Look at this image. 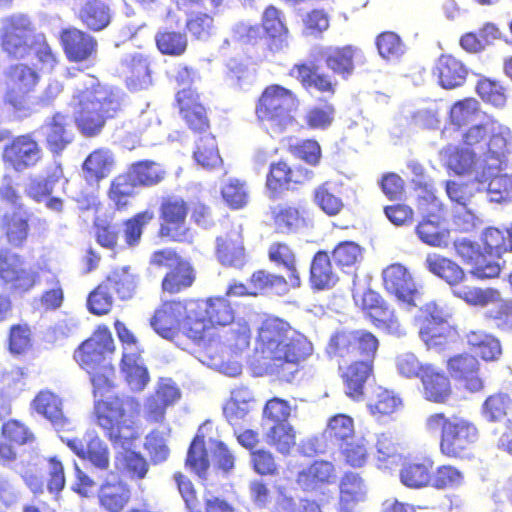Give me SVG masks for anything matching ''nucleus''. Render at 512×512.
Wrapping results in <instances>:
<instances>
[{"label": "nucleus", "mask_w": 512, "mask_h": 512, "mask_svg": "<svg viewBox=\"0 0 512 512\" xmlns=\"http://www.w3.org/2000/svg\"><path fill=\"white\" fill-rule=\"evenodd\" d=\"M312 353V342L287 320L269 315L261 321L253 354L267 374L289 381Z\"/></svg>", "instance_id": "1"}, {"label": "nucleus", "mask_w": 512, "mask_h": 512, "mask_svg": "<svg viewBox=\"0 0 512 512\" xmlns=\"http://www.w3.org/2000/svg\"><path fill=\"white\" fill-rule=\"evenodd\" d=\"M317 58L324 62L331 75L320 72L319 67L313 63L300 62L291 67L289 76L295 77L305 90L314 89L329 97L337 91L335 76L347 80L354 75L358 66L365 63L363 51L353 44L319 47Z\"/></svg>", "instance_id": "2"}, {"label": "nucleus", "mask_w": 512, "mask_h": 512, "mask_svg": "<svg viewBox=\"0 0 512 512\" xmlns=\"http://www.w3.org/2000/svg\"><path fill=\"white\" fill-rule=\"evenodd\" d=\"M74 122L85 137L98 136L107 120L122 111V99L111 87L93 75H85L72 95Z\"/></svg>", "instance_id": "3"}, {"label": "nucleus", "mask_w": 512, "mask_h": 512, "mask_svg": "<svg viewBox=\"0 0 512 512\" xmlns=\"http://www.w3.org/2000/svg\"><path fill=\"white\" fill-rule=\"evenodd\" d=\"M116 386L117 383L114 380L111 386L103 388L100 394H95V386L91 389L92 420L114 444L121 443L126 438V433L132 430L134 418L138 415L140 408L139 402L133 397L119 394L108 396Z\"/></svg>", "instance_id": "4"}, {"label": "nucleus", "mask_w": 512, "mask_h": 512, "mask_svg": "<svg viewBox=\"0 0 512 512\" xmlns=\"http://www.w3.org/2000/svg\"><path fill=\"white\" fill-rule=\"evenodd\" d=\"M116 351L111 331L99 325L93 333L74 350L73 359L89 376L95 394L117 380L116 369L109 359Z\"/></svg>", "instance_id": "5"}, {"label": "nucleus", "mask_w": 512, "mask_h": 512, "mask_svg": "<svg viewBox=\"0 0 512 512\" xmlns=\"http://www.w3.org/2000/svg\"><path fill=\"white\" fill-rule=\"evenodd\" d=\"M424 425L428 433H439V452L442 456L454 460H469L474 456L479 430L469 419L435 412L426 417Z\"/></svg>", "instance_id": "6"}, {"label": "nucleus", "mask_w": 512, "mask_h": 512, "mask_svg": "<svg viewBox=\"0 0 512 512\" xmlns=\"http://www.w3.org/2000/svg\"><path fill=\"white\" fill-rule=\"evenodd\" d=\"M509 128L491 120L469 127L462 136V144L481 159L482 165L501 170L512 151Z\"/></svg>", "instance_id": "7"}, {"label": "nucleus", "mask_w": 512, "mask_h": 512, "mask_svg": "<svg viewBox=\"0 0 512 512\" xmlns=\"http://www.w3.org/2000/svg\"><path fill=\"white\" fill-rule=\"evenodd\" d=\"M426 269L453 288V295L474 307H486L500 300V291L494 287L461 285L466 279L464 269L451 258L436 253L428 254Z\"/></svg>", "instance_id": "8"}, {"label": "nucleus", "mask_w": 512, "mask_h": 512, "mask_svg": "<svg viewBox=\"0 0 512 512\" xmlns=\"http://www.w3.org/2000/svg\"><path fill=\"white\" fill-rule=\"evenodd\" d=\"M300 106L298 95L280 85H267L255 102V117L261 125L284 131L296 122L293 112Z\"/></svg>", "instance_id": "9"}, {"label": "nucleus", "mask_w": 512, "mask_h": 512, "mask_svg": "<svg viewBox=\"0 0 512 512\" xmlns=\"http://www.w3.org/2000/svg\"><path fill=\"white\" fill-rule=\"evenodd\" d=\"M379 345L376 335L366 329L342 330L330 337L326 352L339 365L348 360L374 362Z\"/></svg>", "instance_id": "10"}, {"label": "nucleus", "mask_w": 512, "mask_h": 512, "mask_svg": "<svg viewBox=\"0 0 512 512\" xmlns=\"http://www.w3.org/2000/svg\"><path fill=\"white\" fill-rule=\"evenodd\" d=\"M189 339L200 342L213 326H226L233 322L235 311L225 296L209 297L205 300L192 299Z\"/></svg>", "instance_id": "11"}, {"label": "nucleus", "mask_w": 512, "mask_h": 512, "mask_svg": "<svg viewBox=\"0 0 512 512\" xmlns=\"http://www.w3.org/2000/svg\"><path fill=\"white\" fill-rule=\"evenodd\" d=\"M189 213L190 204L183 197L173 194L163 196L158 206V237L176 243L191 242Z\"/></svg>", "instance_id": "12"}, {"label": "nucleus", "mask_w": 512, "mask_h": 512, "mask_svg": "<svg viewBox=\"0 0 512 512\" xmlns=\"http://www.w3.org/2000/svg\"><path fill=\"white\" fill-rule=\"evenodd\" d=\"M40 76L26 63L10 65L5 71V93L3 101L15 111L28 110L35 98Z\"/></svg>", "instance_id": "13"}, {"label": "nucleus", "mask_w": 512, "mask_h": 512, "mask_svg": "<svg viewBox=\"0 0 512 512\" xmlns=\"http://www.w3.org/2000/svg\"><path fill=\"white\" fill-rule=\"evenodd\" d=\"M192 299H169L164 300L155 309L150 325L152 329L162 338L167 340L175 339L180 332L189 338L188 329L190 325Z\"/></svg>", "instance_id": "14"}, {"label": "nucleus", "mask_w": 512, "mask_h": 512, "mask_svg": "<svg viewBox=\"0 0 512 512\" xmlns=\"http://www.w3.org/2000/svg\"><path fill=\"white\" fill-rule=\"evenodd\" d=\"M45 156L41 142L33 132L13 136L1 152V161L5 168L22 173L39 166Z\"/></svg>", "instance_id": "15"}, {"label": "nucleus", "mask_w": 512, "mask_h": 512, "mask_svg": "<svg viewBox=\"0 0 512 512\" xmlns=\"http://www.w3.org/2000/svg\"><path fill=\"white\" fill-rule=\"evenodd\" d=\"M261 32L258 25L246 28L243 35L245 42L257 45L265 40L266 49L271 53H277L288 46L289 29L285 22V16L281 10L273 5L267 6L261 17Z\"/></svg>", "instance_id": "16"}, {"label": "nucleus", "mask_w": 512, "mask_h": 512, "mask_svg": "<svg viewBox=\"0 0 512 512\" xmlns=\"http://www.w3.org/2000/svg\"><path fill=\"white\" fill-rule=\"evenodd\" d=\"M33 22L25 15H11L3 20L0 28V47L10 58L23 59L32 51L36 36Z\"/></svg>", "instance_id": "17"}, {"label": "nucleus", "mask_w": 512, "mask_h": 512, "mask_svg": "<svg viewBox=\"0 0 512 512\" xmlns=\"http://www.w3.org/2000/svg\"><path fill=\"white\" fill-rule=\"evenodd\" d=\"M355 303L376 329L388 334L401 332V324L395 310L378 292L367 288L360 295L355 296Z\"/></svg>", "instance_id": "18"}, {"label": "nucleus", "mask_w": 512, "mask_h": 512, "mask_svg": "<svg viewBox=\"0 0 512 512\" xmlns=\"http://www.w3.org/2000/svg\"><path fill=\"white\" fill-rule=\"evenodd\" d=\"M0 280L15 293L30 291L39 281L37 271L27 266L20 254L10 249H0Z\"/></svg>", "instance_id": "19"}, {"label": "nucleus", "mask_w": 512, "mask_h": 512, "mask_svg": "<svg viewBox=\"0 0 512 512\" xmlns=\"http://www.w3.org/2000/svg\"><path fill=\"white\" fill-rule=\"evenodd\" d=\"M313 176V172L302 165L293 167L285 160H278L269 166L265 188L269 198L277 199L285 192L311 180Z\"/></svg>", "instance_id": "20"}, {"label": "nucleus", "mask_w": 512, "mask_h": 512, "mask_svg": "<svg viewBox=\"0 0 512 512\" xmlns=\"http://www.w3.org/2000/svg\"><path fill=\"white\" fill-rule=\"evenodd\" d=\"M386 292L408 306H416L420 296L417 284L410 270L401 263H392L382 271Z\"/></svg>", "instance_id": "21"}, {"label": "nucleus", "mask_w": 512, "mask_h": 512, "mask_svg": "<svg viewBox=\"0 0 512 512\" xmlns=\"http://www.w3.org/2000/svg\"><path fill=\"white\" fill-rule=\"evenodd\" d=\"M175 102L181 119L194 133H206L210 128L208 109L196 88L186 87L175 94Z\"/></svg>", "instance_id": "22"}, {"label": "nucleus", "mask_w": 512, "mask_h": 512, "mask_svg": "<svg viewBox=\"0 0 512 512\" xmlns=\"http://www.w3.org/2000/svg\"><path fill=\"white\" fill-rule=\"evenodd\" d=\"M58 40L67 60L71 63L87 62L97 55L96 38L79 28H63L59 32Z\"/></svg>", "instance_id": "23"}, {"label": "nucleus", "mask_w": 512, "mask_h": 512, "mask_svg": "<svg viewBox=\"0 0 512 512\" xmlns=\"http://www.w3.org/2000/svg\"><path fill=\"white\" fill-rule=\"evenodd\" d=\"M422 397L430 403L445 405L453 397L454 390L449 375L430 363L420 377Z\"/></svg>", "instance_id": "24"}, {"label": "nucleus", "mask_w": 512, "mask_h": 512, "mask_svg": "<svg viewBox=\"0 0 512 512\" xmlns=\"http://www.w3.org/2000/svg\"><path fill=\"white\" fill-rule=\"evenodd\" d=\"M215 255L226 267L242 268L247 262L242 228L232 225L230 230L216 238Z\"/></svg>", "instance_id": "25"}, {"label": "nucleus", "mask_w": 512, "mask_h": 512, "mask_svg": "<svg viewBox=\"0 0 512 512\" xmlns=\"http://www.w3.org/2000/svg\"><path fill=\"white\" fill-rule=\"evenodd\" d=\"M120 76L131 92L147 89L152 84L151 63L142 53L127 55L120 62Z\"/></svg>", "instance_id": "26"}, {"label": "nucleus", "mask_w": 512, "mask_h": 512, "mask_svg": "<svg viewBox=\"0 0 512 512\" xmlns=\"http://www.w3.org/2000/svg\"><path fill=\"white\" fill-rule=\"evenodd\" d=\"M33 217L24 205H18L1 218V231L8 245L13 248H22L30 234V221Z\"/></svg>", "instance_id": "27"}, {"label": "nucleus", "mask_w": 512, "mask_h": 512, "mask_svg": "<svg viewBox=\"0 0 512 512\" xmlns=\"http://www.w3.org/2000/svg\"><path fill=\"white\" fill-rule=\"evenodd\" d=\"M131 499V487L120 478H106L97 490L98 505L104 512H125Z\"/></svg>", "instance_id": "28"}, {"label": "nucleus", "mask_w": 512, "mask_h": 512, "mask_svg": "<svg viewBox=\"0 0 512 512\" xmlns=\"http://www.w3.org/2000/svg\"><path fill=\"white\" fill-rule=\"evenodd\" d=\"M434 464V460L427 455L404 458L399 469L401 484L409 489L430 487Z\"/></svg>", "instance_id": "29"}, {"label": "nucleus", "mask_w": 512, "mask_h": 512, "mask_svg": "<svg viewBox=\"0 0 512 512\" xmlns=\"http://www.w3.org/2000/svg\"><path fill=\"white\" fill-rule=\"evenodd\" d=\"M116 161L111 150L100 147L91 151L81 165L82 178L87 185L98 188L114 170Z\"/></svg>", "instance_id": "30"}, {"label": "nucleus", "mask_w": 512, "mask_h": 512, "mask_svg": "<svg viewBox=\"0 0 512 512\" xmlns=\"http://www.w3.org/2000/svg\"><path fill=\"white\" fill-rule=\"evenodd\" d=\"M181 397L179 388L169 382H160L155 391L145 401V419L149 423H162L166 409L173 406Z\"/></svg>", "instance_id": "31"}, {"label": "nucleus", "mask_w": 512, "mask_h": 512, "mask_svg": "<svg viewBox=\"0 0 512 512\" xmlns=\"http://www.w3.org/2000/svg\"><path fill=\"white\" fill-rule=\"evenodd\" d=\"M450 374L460 381L469 392H480L484 382L479 376V363L475 356L463 353L450 357L446 363Z\"/></svg>", "instance_id": "32"}, {"label": "nucleus", "mask_w": 512, "mask_h": 512, "mask_svg": "<svg viewBox=\"0 0 512 512\" xmlns=\"http://www.w3.org/2000/svg\"><path fill=\"white\" fill-rule=\"evenodd\" d=\"M270 217L276 232L297 233L308 224L306 210L293 203H281L270 208Z\"/></svg>", "instance_id": "33"}, {"label": "nucleus", "mask_w": 512, "mask_h": 512, "mask_svg": "<svg viewBox=\"0 0 512 512\" xmlns=\"http://www.w3.org/2000/svg\"><path fill=\"white\" fill-rule=\"evenodd\" d=\"M433 74L442 88L451 90L464 85L469 69L463 61L455 56L442 54L435 63Z\"/></svg>", "instance_id": "34"}, {"label": "nucleus", "mask_w": 512, "mask_h": 512, "mask_svg": "<svg viewBox=\"0 0 512 512\" xmlns=\"http://www.w3.org/2000/svg\"><path fill=\"white\" fill-rule=\"evenodd\" d=\"M341 373L345 394L354 401H360L365 395L367 380L373 375L374 362L348 360Z\"/></svg>", "instance_id": "35"}, {"label": "nucleus", "mask_w": 512, "mask_h": 512, "mask_svg": "<svg viewBox=\"0 0 512 512\" xmlns=\"http://www.w3.org/2000/svg\"><path fill=\"white\" fill-rule=\"evenodd\" d=\"M367 485L359 473L345 472L339 481V512H354L367 497Z\"/></svg>", "instance_id": "36"}, {"label": "nucleus", "mask_w": 512, "mask_h": 512, "mask_svg": "<svg viewBox=\"0 0 512 512\" xmlns=\"http://www.w3.org/2000/svg\"><path fill=\"white\" fill-rule=\"evenodd\" d=\"M445 218L438 209L429 212L416 226L419 239L432 247L444 248L448 245L450 232L444 227Z\"/></svg>", "instance_id": "37"}, {"label": "nucleus", "mask_w": 512, "mask_h": 512, "mask_svg": "<svg viewBox=\"0 0 512 512\" xmlns=\"http://www.w3.org/2000/svg\"><path fill=\"white\" fill-rule=\"evenodd\" d=\"M31 409L56 427H64L68 419L63 411L62 399L49 389L40 390L30 403Z\"/></svg>", "instance_id": "38"}, {"label": "nucleus", "mask_w": 512, "mask_h": 512, "mask_svg": "<svg viewBox=\"0 0 512 512\" xmlns=\"http://www.w3.org/2000/svg\"><path fill=\"white\" fill-rule=\"evenodd\" d=\"M45 128L46 146L53 155H60L74 140L68 117L62 113L53 114Z\"/></svg>", "instance_id": "39"}, {"label": "nucleus", "mask_w": 512, "mask_h": 512, "mask_svg": "<svg viewBox=\"0 0 512 512\" xmlns=\"http://www.w3.org/2000/svg\"><path fill=\"white\" fill-rule=\"evenodd\" d=\"M267 257L276 267L287 272V278L293 285L301 286V276L298 270V258L295 249L285 241H274L267 249Z\"/></svg>", "instance_id": "40"}, {"label": "nucleus", "mask_w": 512, "mask_h": 512, "mask_svg": "<svg viewBox=\"0 0 512 512\" xmlns=\"http://www.w3.org/2000/svg\"><path fill=\"white\" fill-rule=\"evenodd\" d=\"M77 19L90 31L105 29L111 21L108 0H85L78 9Z\"/></svg>", "instance_id": "41"}, {"label": "nucleus", "mask_w": 512, "mask_h": 512, "mask_svg": "<svg viewBox=\"0 0 512 512\" xmlns=\"http://www.w3.org/2000/svg\"><path fill=\"white\" fill-rule=\"evenodd\" d=\"M336 478L335 466L327 460H315L297 475V483L304 490H316L333 483Z\"/></svg>", "instance_id": "42"}, {"label": "nucleus", "mask_w": 512, "mask_h": 512, "mask_svg": "<svg viewBox=\"0 0 512 512\" xmlns=\"http://www.w3.org/2000/svg\"><path fill=\"white\" fill-rule=\"evenodd\" d=\"M127 170L139 188H151L160 185L168 176L165 166L155 160L142 159L131 163Z\"/></svg>", "instance_id": "43"}, {"label": "nucleus", "mask_w": 512, "mask_h": 512, "mask_svg": "<svg viewBox=\"0 0 512 512\" xmlns=\"http://www.w3.org/2000/svg\"><path fill=\"white\" fill-rule=\"evenodd\" d=\"M137 279L138 277L133 272L131 266L126 265L111 270L102 282L113 295L125 301L134 296L137 288Z\"/></svg>", "instance_id": "44"}, {"label": "nucleus", "mask_w": 512, "mask_h": 512, "mask_svg": "<svg viewBox=\"0 0 512 512\" xmlns=\"http://www.w3.org/2000/svg\"><path fill=\"white\" fill-rule=\"evenodd\" d=\"M196 279L195 270L190 262L183 259L169 269L161 281V290L174 295L190 288Z\"/></svg>", "instance_id": "45"}, {"label": "nucleus", "mask_w": 512, "mask_h": 512, "mask_svg": "<svg viewBox=\"0 0 512 512\" xmlns=\"http://www.w3.org/2000/svg\"><path fill=\"white\" fill-rule=\"evenodd\" d=\"M139 188L130 172L126 170L115 176L108 187L107 196L116 211H125L131 206L135 189Z\"/></svg>", "instance_id": "46"}, {"label": "nucleus", "mask_w": 512, "mask_h": 512, "mask_svg": "<svg viewBox=\"0 0 512 512\" xmlns=\"http://www.w3.org/2000/svg\"><path fill=\"white\" fill-rule=\"evenodd\" d=\"M310 285L314 290H326L334 287L339 278L333 271L331 260L326 251H318L310 266Z\"/></svg>", "instance_id": "47"}, {"label": "nucleus", "mask_w": 512, "mask_h": 512, "mask_svg": "<svg viewBox=\"0 0 512 512\" xmlns=\"http://www.w3.org/2000/svg\"><path fill=\"white\" fill-rule=\"evenodd\" d=\"M312 199L314 204L330 217L339 215L345 207L341 191L332 181L318 185L313 191Z\"/></svg>", "instance_id": "48"}, {"label": "nucleus", "mask_w": 512, "mask_h": 512, "mask_svg": "<svg viewBox=\"0 0 512 512\" xmlns=\"http://www.w3.org/2000/svg\"><path fill=\"white\" fill-rule=\"evenodd\" d=\"M251 287L255 290L253 295L264 292H272L277 295H284L291 289H297L299 285H293L289 282V278L280 274L270 273L260 269L252 273L249 279Z\"/></svg>", "instance_id": "49"}, {"label": "nucleus", "mask_w": 512, "mask_h": 512, "mask_svg": "<svg viewBox=\"0 0 512 512\" xmlns=\"http://www.w3.org/2000/svg\"><path fill=\"white\" fill-rule=\"evenodd\" d=\"M120 370L132 391L144 390L150 381L148 369L142 363L141 355H122Z\"/></svg>", "instance_id": "50"}, {"label": "nucleus", "mask_w": 512, "mask_h": 512, "mask_svg": "<svg viewBox=\"0 0 512 512\" xmlns=\"http://www.w3.org/2000/svg\"><path fill=\"white\" fill-rule=\"evenodd\" d=\"M34 333L29 323L20 321L9 326L6 349L12 356H23L32 350Z\"/></svg>", "instance_id": "51"}, {"label": "nucleus", "mask_w": 512, "mask_h": 512, "mask_svg": "<svg viewBox=\"0 0 512 512\" xmlns=\"http://www.w3.org/2000/svg\"><path fill=\"white\" fill-rule=\"evenodd\" d=\"M184 464L198 478L207 479L210 460L203 435H196L190 442Z\"/></svg>", "instance_id": "52"}, {"label": "nucleus", "mask_w": 512, "mask_h": 512, "mask_svg": "<svg viewBox=\"0 0 512 512\" xmlns=\"http://www.w3.org/2000/svg\"><path fill=\"white\" fill-rule=\"evenodd\" d=\"M370 450L369 443L363 437L358 436L338 447L342 463L353 469L362 468L369 462Z\"/></svg>", "instance_id": "53"}, {"label": "nucleus", "mask_w": 512, "mask_h": 512, "mask_svg": "<svg viewBox=\"0 0 512 512\" xmlns=\"http://www.w3.org/2000/svg\"><path fill=\"white\" fill-rule=\"evenodd\" d=\"M402 405L403 401L397 393L378 387L368 404V410L375 419L382 420L396 413Z\"/></svg>", "instance_id": "54"}, {"label": "nucleus", "mask_w": 512, "mask_h": 512, "mask_svg": "<svg viewBox=\"0 0 512 512\" xmlns=\"http://www.w3.org/2000/svg\"><path fill=\"white\" fill-rule=\"evenodd\" d=\"M155 45L160 54L180 57L188 49V38L185 32L162 29L156 32Z\"/></svg>", "instance_id": "55"}, {"label": "nucleus", "mask_w": 512, "mask_h": 512, "mask_svg": "<svg viewBox=\"0 0 512 512\" xmlns=\"http://www.w3.org/2000/svg\"><path fill=\"white\" fill-rule=\"evenodd\" d=\"M323 435L327 441L337 448L357 437L355 435L353 419L344 414L333 416L329 420Z\"/></svg>", "instance_id": "56"}, {"label": "nucleus", "mask_w": 512, "mask_h": 512, "mask_svg": "<svg viewBox=\"0 0 512 512\" xmlns=\"http://www.w3.org/2000/svg\"><path fill=\"white\" fill-rule=\"evenodd\" d=\"M116 468L131 480H142L149 471V463L141 453L125 450L116 457Z\"/></svg>", "instance_id": "57"}, {"label": "nucleus", "mask_w": 512, "mask_h": 512, "mask_svg": "<svg viewBox=\"0 0 512 512\" xmlns=\"http://www.w3.org/2000/svg\"><path fill=\"white\" fill-rule=\"evenodd\" d=\"M447 167L458 175L471 173L477 162L478 155L464 147L449 145L444 150Z\"/></svg>", "instance_id": "58"}, {"label": "nucleus", "mask_w": 512, "mask_h": 512, "mask_svg": "<svg viewBox=\"0 0 512 512\" xmlns=\"http://www.w3.org/2000/svg\"><path fill=\"white\" fill-rule=\"evenodd\" d=\"M153 218L154 213L146 209L123 221L122 233L127 248H135L140 244L144 229Z\"/></svg>", "instance_id": "59"}, {"label": "nucleus", "mask_w": 512, "mask_h": 512, "mask_svg": "<svg viewBox=\"0 0 512 512\" xmlns=\"http://www.w3.org/2000/svg\"><path fill=\"white\" fill-rule=\"evenodd\" d=\"M267 443L282 455H289L296 446V430L290 423L269 426L266 434Z\"/></svg>", "instance_id": "60"}, {"label": "nucleus", "mask_w": 512, "mask_h": 512, "mask_svg": "<svg viewBox=\"0 0 512 512\" xmlns=\"http://www.w3.org/2000/svg\"><path fill=\"white\" fill-rule=\"evenodd\" d=\"M481 113V105L478 100L472 97L456 101L450 108V123L461 128L476 121Z\"/></svg>", "instance_id": "61"}, {"label": "nucleus", "mask_w": 512, "mask_h": 512, "mask_svg": "<svg viewBox=\"0 0 512 512\" xmlns=\"http://www.w3.org/2000/svg\"><path fill=\"white\" fill-rule=\"evenodd\" d=\"M363 249L354 241L339 242L331 252V259L341 270L356 268L362 261Z\"/></svg>", "instance_id": "62"}, {"label": "nucleus", "mask_w": 512, "mask_h": 512, "mask_svg": "<svg viewBox=\"0 0 512 512\" xmlns=\"http://www.w3.org/2000/svg\"><path fill=\"white\" fill-rule=\"evenodd\" d=\"M481 169L483 175L487 173L489 178L487 192L491 201L502 202L512 197V177L499 174L500 170L489 169L486 165H481Z\"/></svg>", "instance_id": "63"}, {"label": "nucleus", "mask_w": 512, "mask_h": 512, "mask_svg": "<svg viewBox=\"0 0 512 512\" xmlns=\"http://www.w3.org/2000/svg\"><path fill=\"white\" fill-rule=\"evenodd\" d=\"M512 409V399L507 393L497 392L488 396L482 404L481 412L489 422L503 420Z\"/></svg>", "instance_id": "64"}]
</instances>
